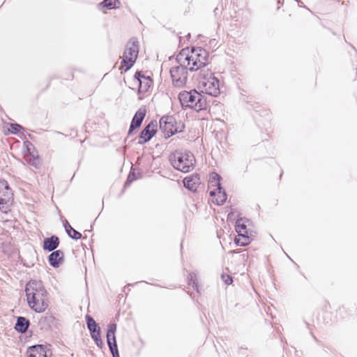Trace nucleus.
<instances>
[{
	"label": "nucleus",
	"instance_id": "nucleus-1",
	"mask_svg": "<svg viewBox=\"0 0 357 357\" xmlns=\"http://www.w3.org/2000/svg\"><path fill=\"white\" fill-rule=\"evenodd\" d=\"M29 306L37 313L43 312L48 307L47 292L40 280H30L25 287Z\"/></svg>",
	"mask_w": 357,
	"mask_h": 357
},
{
	"label": "nucleus",
	"instance_id": "nucleus-2",
	"mask_svg": "<svg viewBox=\"0 0 357 357\" xmlns=\"http://www.w3.org/2000/svg\"><path fill=\"white\" fill-rule=\"evenodd\" d=\"M177 62L183 63V66H189L191 72L196 71L205 67L208 63V54L202 47H192L190 52L188 50H182L176 56Z\"/></svg>",
	"mask_w": 357,
	"mask_h": 357
},
{
	"label": "nucleus",
	"instance_id": "nucleus-3",
	"mask_svg": "<svg viewBox=\"0 0 357 357\" xmlns=\"http://www.w3.org/2000/svg\"><path fill=\"white\" fill-rule=\"evenodd\" d=\"M178 99L183 108L189 107L198 112L207 107L206 98L196 90L180 92Z\"/></svg>",
	"mask_w": 357,
	"mask_h": 357
},
{
	"label": "nucleus",
	"instance_id": "nucleus-4",
	"mask_svg": "<svg viewBox=\"0 0 357 357\" xmlns=\"http://www.w3.org/2000/svg\"><path fill=\"white\" fill-rule=\"evenodd\" d=\"M172 165L182 172H189L194 167L195 156L190 151L185 153L176 152L169 156Z\"/></svg>",
	"mask_w": 357,
	"mask_h": 357
},
{
	"label": "nucleus",
	"instance_id": "nucleus-5",
	"mask_svg": "<svg viewBox=\"0 0 357 357\" xmlns=\"http://www.w3.org/2000/svg\"><path fill=\"white\" fill-rule=\"evenodd\" d=\"M139 53V42L135 38H130L126 44L121 61V69L128 70L135 63Z\"/></svg>",
	"mask_w": 357,
	"mask_h": 357
},
{
	"label": "nucleus",
	"instance_id": "nucleus-6",
	"mask_svg": "<svg viewBox=\"0 0 357 357\" xmlns=\"http://www.w3.org/2000/svg\"><path fill=\"white\" fill-rule=\"evenodd\" d=\"M178 66L172 67L170 69V75L172 80V83L174 86L181 88L183 87L188 79V66H183V63L178 62Z\"/></svg>",
	"mask_w": 357,
	"mask_h": 357
},
{
	"label": "nucleus",
	"instance_id": "nucleus-7",
	"mask_svg": "<svg viewBox=\"0 0 357 357\" xmlns=\"http://www.w3.org/2000/svg\"><path fill=\"white\" fill-rule=\"evenodd\" d=\"M199 84L202 86L205 93L212 96H217L220 93L219 80L212 76L207 70V73H204L203 78L199 81Z\"/></svg>",
	"mask_w": 357,
	"mask_h": 357
},
{
	"label": "nucleus",
	"instance_id": "nucleus-8",
	"mask_svg": "<svg viewBox=\"0 0 357 357\" xmlns=\"http://www.w3.org/2000/svg\"><path fill=\"white\" fill-rule=\"evenodd\" d=\"M160 128L163 132L165 138L182 131V128L176 126V121L173 116H163L160 119Z\"/></svg>",
	"mask_w": 357,
	"mask_h": 357
},
{
	"label": "nucleus",
	"instance_id": "nucleus-9",
	"mask_svg": "<svg viewBox=\"0 0 357 357\" xmlns=\"http://www.w3.org/2000/svg\"><path fill=\"white\" fill-rule=\"evenodd\" d=\"M157 123L151 121L140 132L138 144H143L148 142L156 133Z\"/></svg>",
	"mask_w": 357,
	"mask_h": 357
},
{
	"label": "nucleus",
	"instance_id": "nucleus-10",
	"mask_svg": "<svg viewBox=\"0 0 357 357\" xmlns=\"http://www.w3.org/2000/svg\"><path fill=\"white\" fill-rule=\"evenodd\" d=\"M13 193L8 182L0 181V205L8 204L13 200Z\"/></svg>",
	"mask_w": 357,
	"mask_h": 357
},
{
	"label": "nucleus",
	"instance_id": "nucleus-11",
	"mask_svg": "<svg viewBox=\"0 0 357 357\" xmlns=\"http://www.w3.org/2000/svg\"><path fill=\"white\" fill-rule=\"evenodd\" d=\"M135 78L137 80L139 84V93L146 92L153 84V80L150 77L144 76L142 75V72L139 71L135 73Z\"/></svg>",
	"mask_w": 357,
	"mask_h": 357
},
{
	"label": "nucleus",
	"instance_id": "nucleus-12",
	"mask_svg": "<svg viewBox=\"0 0 357 357\" xmlns=\"http://www.w3.org/2000/svg\"><path fill=\"white\" fill-rule=\"evenodd\" d=\"M146 110L145 108L143 107L139 108L137 111L131 121V124L128 133V135H131L134 130L141 126L142 123L146 116Z\"/></svg>",
	"mask_w": 357,
	"mask_h": 357
},
{
	"label": "nucleus",
	"instance_id": "nucleus-13",
	"mask_svg": "<svg viewBox=\"0 0 357 357\" xmlns=\"http://www.w3.org/2000/svg\"><path fill=\"white\" fill-rule=\"evenodd\" d=\"M48 257L50 264L54 268H58L64 260V253L61 250H53Z\"/></svg>",
	"mask_w": 357,
	"mask_h": 357
},
{
	"label": "nucleus",
	"instance_id": "nucleus-14",
	"mask_svg": "<svg viewBox=\"0 0 357 357\" xmlns=\"http://www.w3.org/2000/svg\"><path fill=\"white\" fill-rule=\"evenodd\" d=\"M59 237L53 235L44 239L43 248L45 250L52 252L59 247Z\"/></svg>",
	"mask_w": 357,
	"mask_h": 357
},
{
	"label": "nucleus",
	"instance_id": "nucleus-15",
	"mask_svg": "<svg viewBox=\"0 0 357 357\" xmlns=\"http://www.w3.org/2000/svg\"><path fill=\"white\" fill-rule=\"evenodd\" d=\"M27 357H47L45 347L41 344L30 347L27 350Z\"/></svg>",
	"mask_w": 357,
	"mask_h": 357
},
{
	"label": "nucleus",
	"instance_id": "nucleus-16",
	"mask_svg": "<svg viewBox=\"0 0 357 357\" xmlns=\"http://www.w3.org/2000/svg\"><path fill=\"white\" fill-rule=\"evenodd\" d=\"M183 182L184 186L192 192H195L200 184L199 177L197 175L186 177L183 179Z\"/></svg>",
	"mask_w": 357,
	"mask_h": 357
},
{
	"label": "nucleus",
	"instance_id": "nucleus-17",
	"mask_svg": "<svg viewBox=\"0 0 357 357\" xmlns=\"http://www.w3.org/2000/svg\"><path fill=\"white\" fill-rule=\"evenodd\" d=\"M29 325L30 321L28 319L24 317H18L17 318L15 329L20 333H24L27 331Z\"/></svg>",
	"mask_w": 357,
	"mask_h": 357
},
{
	"label": "nucleus",
	"instance_id": "nucleus-18",
	"mask_svg": "<svg viewBox=\"0 0 357 357\" xmlns=\"http://www.w3.org/2000/svg\"><path fill=\"white\" fill-rule=\"evenodd\" d=\"M26 161L31 166L36 168H40L41 166V161L38 155H34L29 150V154L24 157Z\"/></svg>",
	"mask_w": 357,
	"mask_h": 357
},
{
	"label": "nucleus",
	"instance_id": "nucleus-19",
	"mask_svg": "<svg viewBox=\"0 0 357 357\" xmlns=\"http://www.w3.org/2000/svg\"><path fill=\"white\" fill-rule=\"evenodd\" d=\"M116 330V324H109L107 331V342L116 341L115 332Z\"/></svg>",
	"mask_w": 357,
	"mask_h": 357
},
{
	"label": "nucleus",
	"instance_id": "nucleus-20",
	"mask_svg": "<svg viewBox=\"0 0 357 357\" xmlns=\"http://www.w3.org/2000/svg\"><path fill=\"white\" fill-rule=\"evenodd\" d=\"M215 201L214 202L217 205H222L226 199H227V195L225 191L222 188V190H216V195L215 196Z\"/></svg>",
	"mask_w": 357,
	"mask_h": 357
},
{
	"label": "nucleus",
	"instance_id": "nucleus-21",
	"mask_svg": "<svg viewBox=\"0 0 357 357\" xmlns=\"http://www.w3.org/2000/svg\"><path fill=\"white\" fill-rule=\"evenodd\" d=\"M208 188H214V190L210 191L209 195L211 197H215L216 195V190H222V186H221V184H220V181H219V180H216V181H211V180H209Z\"/></svg>",
	"mask_w": 357,
	"mask_h": 357
},
{
	"label": "nucleus",
	"instance_id": "nucleus-22",
	"mask_svg": "<svg viewBox=\"0 0 357 357\" xmlns=\"http://www.w3.org/2000/svg\"><path fill=\"white\" fill-rule=\"evenodd\" d=\"M241 220H238L236 222V231L238 234V236H241L243 238L248 237L245 235L247 234L246 225L241 222Z\"/></svg>",
	"mask_w": 357,
	"mask_h": 357
},
{
	"label": "nucleus",
	"instance_id": "nucleus-23",
	"mask_svg": "<svg viewBox=\"0 0 357 357\" xmlns=\"http://www.w3.org/2000/svg\"><path fill=\"white\" fill-rule=\"evenodd\" d=\"M116 3H120L119 0H104L100 5L107 9H112L117 7Z\"/></svg>",
	"mask_w": 357,
	"mask_h": 357
},
{
	"label": "nucleus",
	"instance_id": "nucleus-24",
	"mask_svg": "<svg viewBox=\"0 0 357 357\" xmlns=\"http://www.w3.org/2000/svg\"><path fill=\"white\" fill-rule=\"evenodd\" d=\"M188 280H189V285L192 286L193 287H195L196 289L198 291V287H197V280L196 279L195 275L193 273H190L188 275Z\"/></svg>",
	"mask_w": 357,
	"mask_h": 357
},
{
	"label": "nucleus",
	"instance_id": "nucleus-25",
	"mask_svg": "<svg viewBox=\"0 0 357 357\" xmlns=\"http://www.w3.org/2000/svg\"><path fill=\"white\" fill-rule=\"evenodd\" d=\"M86 320L88 328H91V327H96L98 326L93 318L89 315L86 316Z\"/></svg>",
	"mask_w": 357,
	"mask_h": 357
},
{
	"label": "nucleus",
	"instance_id": "nucleus-26",
	"mask_svg": "<svg viewBox=\"0 0 357 357\" xmlns=\"http://www.w3.org/2000/svg\"><path fill=\"white\" fill-rule=\"evenodd\" d=\"M22 128V126L19 124L11 123L8 130L13 134H16Z\"/></svg>",
	"mask_w": 357,
	"mask_h": 357
},
{
	"label": "nucleus",
	"instance_id": "nucleus-27",
	"mask_svg": "<svg viewBox=\"0 0 357 357\" xmlns=\"http://www.w3.org/2000/svg\"><path fill=\"white\" fill-rule=\"evenodd\" d=\"M107 344L112 354L118 351L116 341L107 342Z\"/></svg>",
	"mask_w": 357,
	"mask_h": 357
},
{
	"label": "nucleus",
	"instance_id": "nucleus-28",
	"mask_svg": "<svg viewBox=\"0 0 357 357\" xmlns=\"http://www.w3.org/2000/svg\"><path fill=\"white\" fill-rule=\"evenodd\" d=\"M221 278L225 282V283L227 284H230L233 282L232 278L230 275H227V274H224V273L222 274L221 275Z\"/></svg>",
	"mask_w": 357,
	"mask_h": 357
},
{
	"label": "nucleus",
	"instance_id": "nucleus-29",
	"mask_svg": "<svg viewBox=\"0 0 357 357\" xmlns=\"http://www.w3.org/2000/svg\"><path fill=\"white\" fill-rule=\"evenodd\" d=\"M137 177L135 176V174L134 172H130L128 178L126 181L125 185H128L130 183H131L133 181L136 180Z\"/></svg>",
	"mask_w": 357,
	"mask_h": 357
},
{
	"label": "nucleus",
	"instance_id": "nucleus-30",
	"mask_svg": "<svg viewBox=\"0 0 357 357\" xmlns=\"http://www.w3.org/2000/svg\"><path fill=\"white\" fill-rule=\"evenodd\" d=\"M73 234L70 233L69 236L75 240H78L82 238V234L73 229L72 231Z\"/></svg>",
	"mask_w": 357,
	"mask_h": 357
},
{
	"label": "nucleus",
	"instance_id": "nucleus-31",
	"mask_svg": "<svg viewBox=\"0 0 357 357\" xmlns=\"http://www.w3.org/2000/svg\"><path fill=\"white\" fill-rule=\"evenodd\" d=\"M244 239H245L244 241L241 242L239 239L235 238V243L236 245H240L241 246H245V245H248L249 243V238L248 237H245Z\"/></svg>",
	"mask_w": 357,
	"mask_h": 357
},
{
	"label": "nucleus",
	"instance_id": "nucleus-32",
	"mask_svg": "<svg viewBox=\"0 0 357 357\" xmlns=\"http://www.w3.org/2000/svg\"><path fill=\"white\" fill-rule=\"evenodd\" d=\"M220 179H221V176L217 173L213 172L210 175L209 180H211V181H216V180L220 181Z\"/></svg>",
	"mask_w": 357,
	"mask_h": 357
},
{
	"label": "nucleus",
	"instance_id": "nucleus-33",
	"mask_svg": "<svg viewBox=\"0 0 357 357\" xmlns=\"http://www.w3.org/2000/svg\"><path fill=\"white\" fill-rule=\"evenodd\" d=\"M89 330L90 331L91 335L95 334L100 331V328L98 326L96 327H91V328H89Z\"/></svg>",
	"mask_w": 357,
	"mask_h": 357
},
{
	"label": "nucleus",
	"instance_id": "nucleus-34",
	"mask_svg": "<svg viewBox=\"0 0 357 357\" xmlns=\"http://www.w3.org/2000/svg\"><path fill=\"white\" fill-rule=\"evenodd\" d=\"M92 339L96 341L97 340H99V339H101V337H100V332H98L95 334H92L91 335Z\"/></svg>",
	"mask_w": 357,
	"mask_h": 357
},
{
	"label": "nucleus",
	"instance_id": "nucleus-35",
	"mask_svg": "<svg viewBox=\"0 0 357 357\" xmlns=\"http://www.w3.org/2000/svg\"><path fill=\"white\" fill-rule=\"evenodd\" d=\"M95 342H96V345H97L99 348H100V349H102V347H103V345H104V343H103V342H102V339L97 340H96V341H95Z\"/></svg>",
	"mask_w": 357,
	"mask_h": 357
},
{
	"label": "nucleus",
	"instance_id": "nucleus-36",
	"mask_svg": "<svg viewBox=\"0 0 357 357\" xmlns=\"http://www.w3.org/2000/svg\"><path fill=\"white\" fill-rule=\"evenodd\" d=\"M63 226L65 227L66 231H68V227L70 226V225L68 223L67 220H66V222L63 224Z\"/></svg>",
	"mask_w": 357,
	"mask_h": 357
},
{
	"label": "nucleus",
	"instance_id": "nucleus-37",
	"mask_svg": "<svg viewBox=\"0 0 357 357\" xmlns=\"http://www.w3.org/2000/svg\"><path fill=\"white\" fill-rule=\"evenodd\" d=\"M73 230V228L71 226H69L68 227V231H66V232L68 234V236L70 235V234L72 232Z\"/></svg>",
	"mask_w": 357,
	"mask_h": 357
},
{
	"label": "nucleus",
	"instance_id": "nucleus-38",
	"mask_svg": "<svg viewBox=\"0 0 357 357\" xmlns=\"http://www.w3.org/2000/svg\"><path fill=\"white\" fill-rule=\"evenodd\" d=\"M113 357H119V351H116L112 354Z\"/></svg>",
	"mask_w": 357,
	"mask_h": 357
},
{
	"label": "nucleus",
	"instance_id": "nucleus-39",
	"mask_svg": "<svg viewBox=\"0 0 357 357\" xmlns=\"http://www.w3.org/2000/svg\"><path fill=\"white\" fill-rule=\"evenodd\" d=\"M45 319H48L52 320L54 318H53V317L50 316L48 317H45Z\"/></svg>",
	"mask_w": 357,
	"mask_h": 357
}]
</instances>
